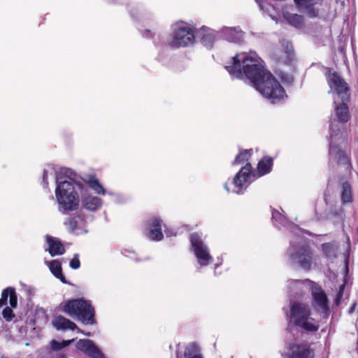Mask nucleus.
<instances>
[{
	"instance_id": "nucleus-13",
	"label": "nucleus",
	"mask_w": 358,
	"mask_h": 358,
	"mask_svg": "<svg viewBox=\"0 0 358 358\" xmlns=\"http://www.w3.org/2000/svg\"><path fill=\"white\" fill-rule=\"evenodd\" d=\"M287 358H314L315 352L308 343H294L289 346Z\"/></svg>"
},
{
	"instance_id": "nucleus-34",
	"label": "nucleus",
	"mask_w": 358,
	"mask_h": 358,
	"mask_svg": "<svg viewBox=\"0 0 358 358\" xmlns=\"http://www.w3.org/2000/svg\"><path fill=\"white\" fill-rule=\"evenodd\" d=\"M80 266V262L79 260V255L75 254L73 259L70 261V267L73 269H78Z\"/></svg>"
},
{
	"instance_id": "nucleus-38",
	"label": "nucleus",
	"mask_w": 358,
	"mask_h": 358,
	"mask_svg": "<svg viewBox=\"0 0 358 358\" xmlns=\"http://www.w3.org/2000/svg\"><path fill=\"white\" fill-rule=\"evenodd\" d=\"M64 173H65V175H66L67 177L71 178V176L69 175V173L71 174L72 172H71V169H65Z\"/></svg>"
},
{
	"instance_id": "nucleus-12",
	"label": "nucleus",
	"mask_w": 358,
	"mask_h": 358,
	"mask_svg": "<svg viewBox=\"0 0 358 358\" xmlns=\"http://www.w3.org/2000/svg\"><path fill=\"white\" fill-rule=\"evenodd\" d=\"M311 296L313 298L312 306L315 310L320 314L329 315V299L323 289L320 286L313 287Z\"/></svg>"
},
{
	"instance_id": "nucleus-37",
	"label": "nucleus",
	"mask_w": 358,
	"mask_h": 358,
	"mask_svg": "<svg viewBox=\"0 0 358 358\" xmlns=\"http://www.w3.org/2000/svg\"><path fill=\"white\" fill-rule=\"evenodd\" d=\"M357 304L355 303H354L350 308L349 309V313H352L355 309V307H356Z\"/></svg>"
},
{
	"instance_id": "nucleus-30",
	"label": "nucleus",
	"mask_w": 358,
	"mask_h": 358,
	"mask_svg": "<svg viewBox=\"0 0 358 358\" xmlns=\"http://www.w3.org/2000/svg\"><path fill=\"white\" fill-rule=\"evenodd\" d=\"M9 294V303L11 308H16L17 305V297L15 292V289L13 287H10Z\"/></svg>"
},
{
	"instance_id": "nucleus-33",
	"label": "nucleus",
	"mask_w": 358,
	"mask_h": 358,
	"mask_svg": "<svg viewBox=\"0 0 358 358\" xmlns=\"http://www.w3.org/2000/svg\"><path fill=\"white\" fill-rule=\"evenodd\" d=\"M10 287L4 289L1 292V296L0 299V307H3L7 303L8 297L9 296L8 292H10Z\"/></svg>"
},
{
	"instance_id": "nucleus-21",
	"label": "nucleus",
	"mask_w": 358,
	"mask_h": 358,
	"mask_svg": "<svg viewBox=\"0 0 358 358\" xmlns=\"http://www.w3.org/2000/svg\"><path fill=\"white\" fill-rule=\"evenodd\" d=\"M197 34L203 46L208 48L213 47L215 39V31L214 30L203 27L199 29Z\"/></svg>"
},
{
	"instance_id": "nucleus-31",
	"label": "nucleus",
	"mask_w": 358,
	"mask_h": 358,
	"mask_svg": "<svg viewBox=\"0 0 358 358\" xmlns=\"http://www.w3.org/2000/svg\"><path fill=\"white\" fill-rule=\"evenodd\" d=\"M2 316L7 322H10L15 317L13 310L8 306H6L3 309Z\"/></svg>"
},
{
	"instance_id": "nucleus-18",
	"label": "nucleus",
	"mask_w": 358,
	"mask_h": 358,
	"mask_svg": "<svg viewBox=\"0 0 358 358\" xmlns=\"http://www.w3.org/2000/svg\"><path fill=\"white\" fill-rule=\"evenodd\" d=\"M45 240L48 245V252L52 257L62 255L65 253V247L59 238L46 235Z\"/></svg>"
},
{
	"instance_id": "nucleus-24",
	"label": "nucleus",
	"mask_w": 358,
	"mask_h": 358,
	"mask_svg": "<svg viewBox=\"0 0 358 358\" xmlns=\"http://www.w3.org/2000/svg\"><path fill=\"white\" fill-rule=\"evenodd\" d=\"M273 165V160L271 157L264 156L257 164V174L259 176L270 173Z\"/></svg>"
},
{
	"instance_id": "nucleus-19",
	"label": "nucleus",
	"mask_w": 358,
	"mask_h": 358,
	"mask_svg": "<svg viewBox=\"0 0 358 358\" xmlns=\"http://www.w3.org/2000/svg\"><path fill=\"white\" fill-rule=\"evenodd\" d=\"M320 247L322 252L327 259L333 262L338 257L340 245L337 241L324 243Z\"/></svg>"
},
{
	"instance_id": "nucleus-4",
	"label": "nucleus",
	"mask_w": 358,
	"mask_h": 358,
	"mask_svg": "<svg viewBox=\"0 0 358 358\" xmlns=\"http://www.w3.org/2000/svg\"><path fill=\"white\" fill-rule=\"evenodd\" d=\"M55 196L60 212L65 213L78 210L79 195L72 182L69 181L58 182L55 189Z\"/></svg>"
},
{
	"instance_id": "nucleus-40",
	"label": "nucleus",
	"mask_w": 358,
	"mask_h": 358,
	"mask_svg": "<svg viewBox=\"0 0 358 358\" xmlns=\"http://www.w3.org/2000/svg\"><path fill=\"white\" fill-rule=\"evenodd\" d=\"M1 358H3V357H1Z\"/></svg>"
},
{
	"instance_id": "nucleus-39",
	"label": "nucleus",
	"mask_w": 358,
	"mask_h": 358,
	"mask_svg": "<svg viewBox=\"0 0 358 358\" xmlns=\"http://www.w3.org/2000/svg\"><path fill=\"white\" fill-rule=\"evenodd\" d=\"M224 189H225L227 192H229V188L228 187V185H227V183H225V184L224 185Z\"/></svg>"
},
{
	"instance_id": "nucleus-17",
	"label": "nucleus",
	"mask_w": 358,
	"mask_h": 358,
	"mask_svg": "<svg viewBox=\"0 0 358 358\" xmlns=\"http://www.w3.org/2000/svg\"><path fill=\"white\" fill-rule=\"evenodd\" d=\"M345 101H343L341 103H336L334 102V114L336 116V121L341 124H346L351 118L348 105Z\"/></svg>"
},
{
	"instance_id": "nucleus-11",
	"label": "nucleus",
	"mask_w": 358,
	"mask_h": 358,
	"mask_svg": "<svg viewBox=\"0 0 358 358\" xmlns=\"http://www.w3.org/2000/svg\"><path fill=\"white\" fill-rule=\"evenodd\" d=\"M191 245L194 253L201 266H207L212 261L207 246L203 243L199 234L194 233L190 236Z\"/></svg>"
},
{
	"instance_id": "nucleus-8",
	"label": "nucleus",
	"mask_w": 358,
	"mask_h": 358,
	"mask_svg": "<svg viewBox=\"0 0 358 358\" xmlns=\"http://www.w3.org/2000/svg\"><path fill=\"white\" fill-rule=\"evenodd\" d=\"M195 42L193 29L185 23L177 24L172 33V39L169 46L172 48L187 47Z\"/></svg>"
},
{
	"instance_id": "nucleus-1",
	"label": "nucleus",
	"mask_w": 358,
	"mask_h": 358,
	"mask_svg": "<svg viewBox=\"0 0 358 358\" xmlns=\"http://www.w3.org/2000/svg\"><path fill=\"white\" fill-rule=\"evenodd\" d=\"M232 64L225 69L233 77L243 78L245 76L254 87L268 71L266 70L256 59L245 55V53L237 54L232 57Z\"/></svg>"
},
{
	"instance_id": "nucleus-28",
	"label": "nucleus",
	"mask_w": 358,
	"mask_h": 358,
	"mask_svg": "<svg viewBox=\"0 0 358 358\" xmlns=\"http://www.w3.org/2000/svg\"><path fill=\"white\" fill-rule=\"evenodd\" d=\"M88 186L92 189L95 192L99 194H105L106 190L99 183L98 180L94 177L92 176L87 181Z\"/></svg>"
},
{
	"instance_id": "nucleus-22",
	"label": "nucleus",
	"mask_w": 358,
	"mask_h": 358,
	"mask_svg": "<svg viewBox=\"0 0 358 358\" xmlns=\"http://www.w3.org/2000/svg\"><path fill=\"white\" fill-rule=\"evenodd\" d=\"M85 222V217L83 215L77 214L67 217L64 224L70 233L76 231L80 228V225Z\"/></svg>"
},
{
	"instance_id": "nucleus-9",
	"label": "nucleus",
	"mask_w": 358,
	"mask_h": 358,
	"mask_svg": "<svg viewBox=\"0 0 358 358\" xmlns=\"http://www.w3.org/2000/svg\"><path fill=\"white\" fill-rule=\"evenodd\" d=\"M329 156L335 160L338 166H343L348 172H351L353 166L350 148L342 149L338 145L330 143Z\"/></svg>"
},
{
	"instance_id": "nucleus-10",
	"label": "nucleus",
	"mask_w": 358,
	"mask_h": 358,
	"mask_svg": "<svg viewBox=\"0 0 358 358\" xmlns=\"http://www.w3.org/2000/svg\"><path fill=\"white\" fill-rule=\"evenodd\" d=\"M291 259L303 271H309L314 263L313 251L308 245L301 246L291 255Z\"/></svg>"
},
{
	"instance_id": "nucleus-26",
	"label": "nucleus",
	"mask_w": 358,
	"mask_h": 358,
	"mask_svg": "<svg viewBox=\"0 0 358 358\" xmlns=\"http://www.w3.org/2000/svg\"><path fill=\"white\" fill-rule=\"evenodd\" d=\"M82 203L85 208L94 211L101 206V199L96 196H88L83 199Z\"/></svg>"
},
{
	"instance_id": "nucleus-35",
	"label": "nucleus",
	"mask_w": 358,
	"mask_h": 358,
	"mask_svg": "<svg viewBox=\"0 0 358 358\" xmlns=\"http://www.w3.org/2000/svg\"><path fill=\"white\" fill-rule=\"evenodd\" d=\"M185 358H202L199 355H192L190 352V348H187L185 351Z\"/></svg>"
},
{
	"instance_id": "nucleus-23",
	"label": "nucleus",
	"mask_w": 358,
	"mask_h": 358,
	"mask_svg": "<svg viewBox=\"0 0 358 358\" xmlns=\"http://www.w3.org/2000/svg\"><path fill=\"white\" fill-rule=\"evenodd\" d=\"M341 201L343 205L353 201L352 187L349 181H345L341 184Z\"/></svg>"
},
{
	"instance_id": "nucleus-5",
	"label": "nucleus",
	"mask_w": 358,
	"mask_h": 358,
	"mask_svg": "<svg viewBox=\"0 0 358 358\" xmlns=\"http://www.w3.org/2000/svg\"><path fill=\"white\" fill-rule=\"evenodd\" d=\"M255 87L272 102L280 100L285 96L284 88L270 71L264 74Z\"/></svg>"
},
{
	"instance_id": "nucleus-16",
	"label": "nucleus",
	"mask_w": 358,
	"mask_h": 358,
	"mask_svg": "<svg viewBox=\"0 0 358 358\" xmlns=\"http://www.w3.org/2000/svg\"><path fill=\"white\" fill-rule=\"evenodd\" d=\"M76 348L92 358H104L102 352L89 339H80Z\"/></svg>"
},
{
	"instance_id": "nucleus-14",
	"label": "nucleus",
	"mask_w": 358,
	"mask_h": 358,
	"mask_svg": "<svg viewBox=\"0 0 358 358\" xmlns=\"http://www.w3.org/2000/svg\"><path fill=\"white\" fill-rule=\"evenodd\" d=\"M297 10L304 12L308 17L315 18L319 16L320 10L316 5H322L323 0H293Z\"/></svg>"
},
{
	"instance_id": "nucleus-29",
	"label": "nucleus",
	"mask_w": 358,
	"mask_h": 358,
	"mask_svg": "<svg viewBox=\"0 0 358 358\" xmlns=\"http://www.w3.org/2000/svg\"><path fill=\"white\" fill-rule=\"evenodd\" d=\"M73 340H67V341H62V342H58L55 340H52L51 341V348L55 351H58L66 346H68Z\"/></svg>"
},
{
	"instance_id": "nucleus-6",
	"label": "nucleus",
	"mask_w": 358,
	"mask_h": 358,
	"mask_svg": "<svg viewBox=\"0 0 358 358\" xmlns=\"http://www.w3.org/2000/svg\"><path fill=\"white\" fill-rule=\"evenodd\" d=\"M252 154V149L240 150L232 162V165H237L247 162V164L239 170L233 179V183L238 190H241L244 184L248 182L252 173V167L248 160Z\"/></svg>"
},
{
	"instance_id": "nucleus-20",
	"label": "nucleus",
	"mask_w": 358,
	"mask_h": 358,
	"mask_svg": "<svg viewBox=\"0 0 358 358\" xmlns=\"http://www.w3.org/2000/svg\"><path fill=\"white\" fill-rule=\"evenodd\" d=\"M52 325L57 330H77L78 332H82L81 329L69 319L66 318L62 315H57L52 321Z\"/></svg>"
},
{
	"instance_id": "nucleus-32",
	"label": "nucleus",
	"mask_w": 358,
	"mask_h": 358,
	"mask_svg": "<svg viewBox=\"0 0 358 358\" xmlns=\"http://www.w3.org/2000/svg\"><path fill=\"white\" fill-rule=\"evenodd\" d=\"M344 289H345V285H341L339 286V289L336 295V297H335L334 301L335 306H339L341 302V300H342V298L343 296V293H344Z\"/></svg>"
},
{
	"instance_id": "nucleus-15",
	"label": "nucleus",
	"mask_w": 358,
	"mask_h": 358,
	"mask_svg": "<svg viewBox=\"0 0 358 358\" xmlns=\"http://www.w3.org/2000/svg\"><path fill=\"white\" fill-rule=\"evenodd\" d=\"M163 220L159 217H152L147 222L148 236L152 241H160L164 238L162 230Z\"/></svg>"
},
{
	"instance_id": "nucleus-27",
	"label": "nucleus",
	"mask_w": 358,
	"mask_h": 358,
	"mask_svg": "<svg viewBox=\"0 0 358 358\" xmlns=\"http://www.w3.org/2000/svg\"><path fill=\"white\" fill-rule=\"evenodd\" d=\"M287 22L296 28H302L304 26V17L299 14H288L285 16Z\"/></svg>"
},
{
	"instance_id": "nucleus-25",
	"label": "nucleus",
	"mask_w": 358,
	"mask_h": 358,
	"mask_svg": "<svg viewBox=\"0 0 358 358\" xmlns=\"http://www.w3.org/2000/svg\"><path fill=\"white\" fill-rule=\"evenodd\" d=\"M49 268L51 273L58 279L60 280L64 284H67L68 282L66 277L62 273V268L60 263L57 260H52L49 262Z\"/></svg>"
},
{
	"instance_id": "nucleus-36",
	"label": "nucleus",
	"mask_w": 358,
	"mask_h": 358,
	"mask_svg": "<svg viewBox=\"0 0 358 358\" xmlns=\"http://www.w3.org/2000/svg\"><path fill=\"white\" fill-rule=\"evenodd\" d=\"M47 178H48V171L47 170H44L43 173V180L46 184L48 183L47 182Z\"/></svg>"
},
{
	"instance_id": "nucleus-2",
	"label": "nucleus",
	"mask_w": 358,
	"mask_h": 358,
	"mask_svg": "<svg viewBox=\"0 0 358 358\" xmlns=\"http://www.w3.org/2000/svg\"><path fill=\"white\" fill-rule=\"evenodd\" d=\"M59 310L66 315L76 318L84 324L96 322L94 308L90 301L83 299H73L59 304Z\"/></svg>"
},
{
	"instance_id": "nucleus-3",
	"label": "nucleus",
	"mask_w": 358,
	"mask_h": 358,
	"mask_svg": "<svg viewBox=\"0 0 358 358\" xmlns=\"http://www.w3.org/2000/svg\"><path fill=\"white\" fill-rule=\"evenodd\" d=\"M289 323L294 327L306 332H316L320 327L315 324V319L311 317V310L308 304L295 301L290 306Z\"/></svg>"
},
{
	"instance_id": "nucleus-7",
	"label": "nucleus",
	"mask_w": 358,
	"mask_h": 358,
	"mask_svg": "<svg viewBox=\"0 0 358 358\" xmlns=\"http://www.w3.org/2000/svg\"><path fill=\"white\" fill-rule=\"evenodd\" d=\"M324 76L330 87L329 93L332 90L340 96L343 101H348L350 96V88L342 76L332 68L325 67Z\"/></svg>"
}]
</instances>
